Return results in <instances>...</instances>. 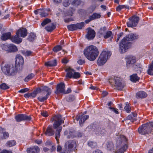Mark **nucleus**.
<instances>
[{
	"label": "nucleus",
	"instance_id": "nucleus-1",
	"mask_svg": "<svg viewBox=\"0 0 153 153\" xmlns=\"http://www.w3.org/2000/svg\"><path fill=\"white\" fill-rule=\"evenodd\" d=\"M138 38V35L136 33H131L127 35L122 40L120 43V52L121 53L126 52V50L130 47L131 44V42L137 40Z\"/></svg>",
	"mask_w": 153,
	"mask_h": 153
},
{
	"label": "nucleus",
	"instance_id": "nucleus-2",
	"mask_svg": "<svg viewBox=\"0 0 153 153\" xmlns=\"http://www.w3.org/2000/svg\"><path fill=\"white\" fill-rule=\"evenodd\" d=\"M84 53L88 60L93 61L98 56L99 52L96 46L92 45L87 47L84 49Z\"/></svg>",
	"mask_w": 153,
	"mask_h": 153
},
{
	"label": "nucleus",
	"instance_id": "nucleus-3",
	"mask_svg": "<svg viewBox=\"0 0 153 153\" xmlns=\"http://www.w3.org/2000/svg\"><path fill=\"white\" fill-rule=\"evenodd\" d=\"M51 119L52 120V122L53 121H54L53 124L54 128H57L56 132L55 138L57 141H58L60 136V133L62 129V127L60 126L62 123H64V121L62 119V116L60 115H58L54 116Z\"/></svg>",
	"mask_w": 153,
	"mask_h": 153
},
{
	"label": "nucleus",
	"instance_id": "nucleus-4",
	"mask_svg": "<svg viewBox=\"0 0 153 153\" xmlns=\"http://www.w3.org/2000/svg\"><path fill=\"white\" fill-rule=\"evenodd\" d=\"M138 131L141 134L149 133L153 134V122H150L142 125L138 128Z\"/></svg>",
	"mask_w": 153,
	"mask_h": 153
},
{
	"label": "nucleus",
	"instance_id": "nucleus-5",
	"mask_svg": "<svg viewBox=\"0 0 153 153\" xmlns=\"http://www.w3.org/2000/svg\"><path fill=\"white\" fill-rule=\"evenodd\" d=\"M109 82L112 84L114 83L116 88L119 90L122 89L125 86L122 79L120 77L114 76L113 78H111L109 79Z\"/></svg>",
	"mask_w": 153,
	"mask_h": 153
},
{
	"label": "nucleus",
	"instance_id": "nucleus-6",
	"mask_svg": "<svg viewBox=\"0 0 153 153\" xmlns=\"http://www.w3.org/2000/svg\"><path fill=\"white\" fill-rule=\"evenodd\" d=\"M111 52L109 51H102L97 61V64L99 66L103 65L106 62L107 59L111 55Z\"/></svg>",
	"mask_w": 153,
	"mask_h": 153
},
{
	"label": "nucleus",
	"instance_id": "nucleus-7",
	"mask_svg": "<svg viewBox=\"0 0 153 153\" xmlns=\"http://www.w3.org/2000/svg\"><path fill=\"white\" fill-rule=\"evenodd\" d=\"M127 140L125 136L121 135L119 137L116 141V144L117 146H119L121 144L123 145V146L119 149V153H123L125 152L127 149L126 145Z\"/></svg>",
	"mask_w": 153,
	"mask_h": 153
},
{
	"label": "nucleus",
	"instance_id": "nucleus-8",
	"mask_svg": "<svg viewBox=\"0 0 153 153\" xmlns=\"http://www.w3.org/2000/svg\"><path fill=\"white\" fill-rule=\"evenodd\" d=\"M76 143L75 140H68L65 143V148L62 153H70L76 148Z\"/></svg>",
	"mask_w": 153,
	"mask_h": 153
},
{
	"label": "nucleus",
	"instance_id": "nucleus-9",
	"mask_svg": "<svg viewBox=\"0 0 153 153\" xmlns=\"http://www.w3.org/2000/svg\"><path fill=\"white\" fill-rule=\"evenodd\" d=\"M139 18L138 16H134L129 19V21L127 23L128 27H134L137 24Z\"/></svg>",
	"mask_w": 153,
	"mask_h": 153
},
{
	"label": "nucleus",
	"instance_id": "nucleus-10",
	"mask_svg": "<svg viewBox=\"0 0 153 153\" xmlns=\"http://www.w3.org/2000/svg\"><path fill=\"white\" fill-rule=\"evenodd\" d=\"M15 119L17 122H20L23 120L30 121L31 120L30 116H27L26 114H20L16 115Z\"/></svg>",
	"mask_w": 153,
	"mask_h": 153
},
{
	"label": "nucleus",
	"instance_id": "nucleus-11",
	"mask_svg": "<svg viewBox=\"0 0 153 153\" xmlns=\"http://www.w3.org/2000/svg\"><path fill=\"white\" fill-rule=\"evenodd\" d=\"M95 36V31L91 28L88 29L87 34L86 36L87 39L89 40L93 39Z\"/></svg>",
	"mask_w": 153,
	"mask_h": 153
},
{
	"label": "nucleus",
	"instance_id": "nucleus-12",
	"mask_svg": "<svg viewBox=\"0 0 153 153\" xmlns=\"http://www.w3.org/2000/svg\"><path fill=\"white\" fill-rule=\"evenodd\" d=\"M65 84L63 82H61L58 84L56 87V90L55 92V93L57 94L60 93H63L65 90Z\"/></svg>",
	"mask_w": 153,
	"mask_h": 153
},
{
	"label": "nucleus",
	"instance_id": "nucleus-13",
	"mask_svg": "<svg viewBox=\"0 0 153 153\" xmlns=\"http://www.w3.org/2000/svg\"><path fill=\"white\" fill-rule=\"evenodd\" d=\"M10 66V65L5 64L4 61H2L1 65L2 71L7 75Z\"/></svg>",
	"mask_w": 153,
	"mask_h": 153
},
{
	"label": "nucleus",
	"instance_id": "nucleus-14",
	"mask_svg": "<svg viewBox=\"0 0 153 153\" xmlns=\"http://www.w3.org/2000/svg\"><path fill=\"white\" fill-rule=\"evenodd\" d=\"M136 61L135 57L131 56H129L128 57V60L126 63L127 67L128 68L134 64L136 62Z\"/></svg>",
	"mask_w": 153,
	"mask_h": 153
},
{
	"label": "nucleus",
	"instance_id": "nucleus-15",
	"mask_svg": "<svg viewBox=\"0 0 153 153\" xmlns=\"http://www.w3.org/2000/svg\"><path fill=\"white\" fill-rule=\"evenodd\" d=\"M89 117V116L88 115H82L80 117L79 116H77L76 117V120H78L79 119H80L79 123L80 126H82L83 125V123Z\"/></svg>",
	"mask_w": 153,
	"mask_h": 153
},
{
	"label": "nucleus",
	"instance_id": "nucleus-16",
	"mask_svg": "<svg viewBox=\"0 0 153 153\" xmlns=\"http://www.w3.org/2000/svg\"><path fill=\"white\" fill-rule=\"evenodd\" d=\"M16 72L17 69L16 66L13 65H10L7 75L14 76L16 74Z\"/></svg>",
	"mask_w": 153,
	"mask_h": 153
},
{
	"label": "nucleus",
	"instance_id": "nucleus-17",
	"mask_svg": "<svg viewBox=\"0 0 153 153\" xmlns=\"http://www.w3.org/2000/svg\"><path fill=\"white\" fill-rule=\"evenodd\" d=\"M11 39L12 42L17 44H19L21 43L22 40V39L19 37V35L16 32V35L11 38Z\"/></svg>",
	"mask_w": 153,
	"mask_h": 153
},
{
	"label": "nucleus",
	"instance_id": "nucleus-18",
	"mask_svg": "<svg viewBox=\"0 0 153 153\" xmlns=\"http://www.w3.org/2000/svg\"><path fill=\"white\" fill-rule=\"evenodd\" d=\"M17 33L20 35V36L23 38L26 37L27 34V29L25 28H21L17 30Z\"/></svg>",
	"mask_w": 153,
	"mask_h": 153
},
{
	"label": "nucleus",
	"instance_id": "nucleus-19",
	"mask_svg": "<svg viewBox=\"0 0 153 153\" xmlns=\"http://www.w3.org/2000/svg\"><path fill=\"white\" fill-rule=\"evenodd\" d=\"M101 16L100 14L99 13H94L91 16H89V19L85 21V22L87 24L88 23L92 20H94L96 19L100 18Z\"/></svg>",
	"mask_w": 153,
	"mask_h": 153
},
{
	"label": "nucleus",
	"instance_id": "nucleus-20",
	"mask_svg": "<svg viewBox=\"0 0 153 153\" xmlns=\"http://www.w3.org/2000/svg\"><path fill=\"white\" fill-rule=\"evenodd\" d=\"M45 135L48 136L53 135L54 134V131L52 128V126H49L47 127L45 132Z\"/></svg>",
	"mask_w": 153,
	"mask_h": 153
},
{
	"label": "nucleus",
	"instance_id": "nucleus-21",
	"mask_svg": "<svg viewBox=\"0 0 153 153\" xmlns=\"http://www.w3.org/2000/svg\"><path fill=\"white\" fill-rule=\"evenodd\" d=\"M39 148L36 146H33L27 149L28 153H38L39 151Z\"/></svg>",
	"mask_w": 153,
	"mask_h": 153
},
{
	"label": "nucleus",
	"instance_id": "nucleus-22",
	"mask_svg": "<svg viewBox=\"0 0 153 153\" xmlns=\"http://www.w3.org/2000/svg\"><path fill=\"white\" fill-rule=\"evenodd\" d=\"M15 64L16 65H22L24 63V59L22 56L19 55L16 56Z\"/></svg>",
	"mask_w": 153,
	"mask_h": 153
},
{
	"label": "nucleus",
	"instance_id": "nucleus-23",
	"mask_svg": "<svg viewBox=\"0 0 153 153\" xmlns=\"http://www.w3.org/2000/svg\"><path fill=\"white\" fill-rule=\"evenodd\" d=\"M65 71L67 72L66 75L67 77L71 78L73 77L74 70L71 68H69L66 69Z\"/></svg>",
	"mask_w": 153,
	"mask_h": 153
},
{
	"label": "nucleus",
	"instance_id": "nucleus-24",
	"mask_svg": "<svg viewBox=\"0 0 153 153\" xmlns=\"http://www.w3.org/2000/svg\"><path fill=\"white\" fill-rule=\"evenodd\" d=\"M147 96V94L145 92L143 91H139L137 93L136 95V97L137 98H144Z\"/></svg>",
	"mask_w": 153,
	"mask_h": 153
},
{
	"label": "nucleus",
	"instance_id": "nucleus-25",
	"mask_svg": "<svg viewBox=\"0 0 153 153\" xmlns=\"http://www.w3.org/2000/svg\"><path fill=\"white\" fill-rule=\"evenodd\" d=\"M50 10V9L49 8L41 9L40 15L42 17L46 16L48 15V12Z\"/></svg>",
	"mask_w": 153,
	"mask_h": 153
},
{
	"label": "nucleus",
	"instance_id": "nucleus-26",
	"mask_svg": "<svg viewBox=\"0 0 153 153\" xmlns=\"http://www.w3.org/2000/svg\"><path fill=\"white\" fill-rule=\"evenodd\" d=\"M11 33L10 32L6 33L3 34L1 37L3 40H6L11 38Z\"/></svg>",
	"mask_w": 153,
	"mask_h": 153
},
{
	"label": "nucleus",
	"instance_id": "nucleus-27",
	"mask_svg": "<svg viewBox=\"0 0 153 153\" xmlns=\"http://www.w3.org/2000/svg\"><path fill=\"white\" fill-rule=\"evenodd\" d=\"M96 134L98 135H103L106 133V131L105 129L103 128H98L96 130Z\"/></svg>",
	"mask_w": 153,
	"mask_h": 153
},
{
	"label": "nucleus",
	"instance_id": "nucleus-28",
	"mask_svg": "<svg viewBox=\"0 0 153 153\" xmlns=\"http://www.w3.org/2000/svg\"><path fill=\"white\" fill-rule=\"evenodd\" d=\"M56 60H53L45 63V65L47 66L51 67L55 66L57 65Z\"/></svg>",
	"mask_w": 153,
	"mask_h": 153
},
{
	"label": "nucleus",
	"instance_id": "nucleus-29",
	"mask_svg": "<svg viewBox=\"0 0 153 153\" xmlns=\"http://www.w3.org/2000/svg\"><path fill=\"white\" fill-rule=\"evenodd\" d=\"M130 79L132 82H136L139 81V78L137 74H134L130 76Z\"/></svg>",
	"mask_w": 153,
	"mask_h": 153
},
{
	"label": "nucleus",
	"instance_id": "nucleus-30",
	"mask_svg": "<svg viewBox=\"0 0 153 153\" xmlns=\"http://www.w3.org/2000/svg\"><path fill=\"white\" fill-rule=\"evenodd\" d=\"M9 52H15L18 51L17 47L13 44L9 45Z\"/></svg>",
	"mask_w": 153,
	"mask_h": 153
},
{
	"label": "nucleus",
	"instance_id": "nucleus-31",
	"mask_svg": "<svg viewBox=\"0 0 153 153\" xmlns=\"http://www.w3.org/2000/svg\"><path fill=\"white\" fill-rule=\"evenodd\" d=\"M88 146L92 149H95L97 147V143L94 141H89L88 142Z\"/></svg>",
	"mask_w": 153,
	"mask_h": 153
},
{
	"label": "nucleus",
	"instance_id": "nucleus-32",
	"mask_svg": "<svg viewBox=\"0 0 153 153\" xmlns=\"http://www.w3.org/2000/svg\"><path fill=\"white\" fill-rule=\"evenodd\" d=\"M56 27V26L54 24H51V25L46 27L45 29L48 31H51L54 29Z\"/></svg>",
	"mask_w": 153,
	"mask_h": 153
},
{
	"label": "nucleus",
	"instance_id": "nucleus-33",
	"mask_svg": "<svg viewBox=\"0 0 153 153\" xmlns=\"http://www.w3.org/2000/svg\"><path fill=\"white\" fill-rule=\"evenodd\" d=\"M107 148L109 150H112L114 149V145L111 141H108L106 143Z\"/></svg>",
	"mask_w": 153,
	"mask_h": 153
},
{
	"label": "nucleus",
	"instance_id": "nucleus-34",
	"mask_svg": "<svg viewBox=\"0 0 153 153\" xmlns=\"http://www.w3.org/2000/svg\"><path fill=\"white\" fill-rule=\"evenodd\" d=\"M42 91H46L47 92V94L50 95L51 94V90L50 88L46 86H43L41 87Z\"/></svg>",
	"mask_w": 153,
	"mask_h": 153
},
{
	"label": "nucleus",
	"instance_id": "nucleus-35",
	"mask_svg": "<svg viewBox=\"0 0 153 153\" xmlns=\"http://www.w3.org/2000/svg\"><path fill=\"white\" fill-rule=\"evenodd\" d=\"M16 144V142L14 140H11L8 141L6 143L7 146L10 147L13 146Z\"/></svg>",
	"mask_w": 153,
	"mask_h": 153
},
{
	"label": "nucleus",
	"instance_id": "nucleus-36",
	"mask_svg": "<svg viewBox=\"0 0 153 153\" xmlns=\"http://www.w3.org/2000/svg\"><path fill=\"white\" fill-rule=\"evenodd\" d=\"M36 37V35L33 33H31L28 35V39L30 41H32L35 39Z\"/></svg>",
	"mask_w": 153,
	"mask_h": 153
},
{
	"label": "nucleus",
	"instance_id": "nucleus-37",
	"mask_svg": "<svg viewBox=\"0 0 153 153\" xmlns=\"http://www.w3.org/2000/svg\"><path fill=\"white\" fill-rule=\"evenodd\" d=\"M147 72L148 74L149 75H153V61L152 62V64L149 67Z\"/></svg>",
	"mask_w": 153,
	"mask_h": 153
},
{
	"label": "nucleus",
	"instance_id": "nucleus-38",
	"mask_svg": "<svg viewBox=\"0 0 153 153\" xmlns=\"http://www.w3.org/2000/svg\"><path fill=\"white\" fill-rule=\"evenodd\" d=\"M68 29L71 31H73L76 30L75 24H71L67 26Z\"/></svg>",
	"mask_w": 153,
	"mask_h": 153
},
{
	"label": "nucleus",
	"instance_id": "nucleus-39",
	"mask_svg": "<svg viewBox=\"0 0 153 153\" xmlns=\"http://www.w3.org/2000/svg\"><path fill=\"white\" fill-rule=\"evenodd\" d=\"M51 22V20L48 18L45 19L41 23V25L42 26H44L46 24L49 23H50Z\"/></svg>",
	"mask_w": 153,
	"mask_h": 153
},
{
	"label": "nucleus",
	"instance_id": "nucleus-40",
	"mask_svg": "<svg viewBox=\"0 0 153 153\" xmlns=\"http://www.w3.org/2000/svg\"><path fill=\"white\" fill-rule=\"evenodd\" d=\"M124 109L128 113H129L131 112L130 106L129 105L128 103L127 102L126 103V106L124 107Z\"/></svg>",
	"mask_w": 153,
	"mask_h": 153
},
{
	"label": "nucleus",
	"instance_id": "nucleus-41",
	"mask_svg": "<svg viewBox=\"0 0 153 153\" xmlns=\"http://www.w3.org/2000/svg\"><path fill=\"white\" fill-rule=\"evenodd\" d=\"M85 24L84 22H81L80 23H78L75 24L76 27V30L77 29H81L83 27Z\"/></svg>",
	"mask_w": 153,
	"mask_h": 153
},
{
	"label": "nucleus",
	"instance_id": "nucleus-42",
	"mask_svg": "<svg viewBox=\"0 0 153 153\" xmlns=\"http://www.w3.org/2000/svg\"><path fill=\"white\" fill-rule=\"evenodd\" d=\"M75 132L74 131H70L68 135L67 136V138L69 139L71 138L74 137V136Z\"/></svg>",
	"mask_w": 153,
	"mask_h": 153
},
{
	"label": "nucleus",
	"instance_id": "nucleus-43",
	"mask_svg": "<svg viewBox=\"0 0 153 153\" xmlns=\"http://www.w3.org/2000/svg\"><path fill=\"white\" fill-rule=\"evenodd\" d=\"M49 95L46 94V96L43 97H38V99L40 102H43L48 98Z\"/></svg>",
	"mask_w": 153,
	"mask_h": 153
},
{
	"label": "nucleus",
	"instance_id": "nucleus-44",
	"mask_svg": "<svg viewBox=\"0 0 153 153\" xmlns=\"http://www.w3.org/2000/svg\"><path fill=\"white\" fill-rule=\"evenodd\" d=\"M34 76V75L32 73H31L27 76L25 79V81L26 82H27L29 80L31 79Z\"/></svg>",
	"mask_w": 153,
	"mask_h": 153
},
{
	"label": "nucleus",
	"instance_id": "nucleus-45",
	"mask_svg": "<svg viewBox=\"0 0 153 153\" xmlns=\"http://www.w3.org/2000/svg\"><path fill=\"white\" fill-rule=\"evenodd\" d=\"M106 30V27H104L100 29L99 33L101 35H104L105 33Z\"/></svg>",
	"mask_w": 153,
	"mask_h": 153
},
{
	"label": "nucleus",
	"instance_id": "nucleus-46",
	"mask_svg": "<svg viewBox=\"0 0 153 153\" xmlns=\"http://www.w3.org/2000/svg\"><path fill=\"white\" fill-rule=\"evenodd\" d=\"M112 35V32L111 31H108L107 32L106 34L104 36L105 39H107L111 37Z\"/></svg>",
	"mask_w": 153,
	"mask_h": 153
},
{
	"label": "nucleus",
	"instance_id": "nucleus-47",
	"mask_svg": "<svg viewBox=\"0 0 153 153\" xmlns=\"http://www.w3.org/2000/svg\"><path fill=\"white\" fill-rule=\"evenodd\" d=\"M22 53L25 56H28L31 54L32 52L31 51H22Z\"/></svg>",
	"mask_w": 153,
	"mask_h": 153
},
{
	"label": "nucleus",
	"instance_id": "nucleus-48",
	"mask_svg": "<svg viewBox=\"0 0 153 153\" xmlns=\"http://www.w3.org/2000/svg\"><path fill=\"white\" fill-rule=\"evenodd\" d=\"M62 47L60 45H58L54 47L53 51L54 52H56L62 49Z\"/></svg>",
	"mask_w": 153,
	"mask_h": 153
},
{
	"label": "nucleus",
	"instance_id": "nucleus-49",
	"mask_svg": "<svg viewBox=\"0 0 153 153\" xmlns=\"http://www.w3.org/2000/svg\"><path fill=\"white\" fill-rule=\"evenodd\" d=\"M9 136V134L8 132H5L4 131H3V134L1 136V138L2 139H5L7 137Z\"/></svg>",
	"mask_w": 153,
	"mask_h": 153
},
{
	"label": "nucleus",
	"instance_id": "nucleus-50",
	"mask_svg": "<svg viewBox=\"0 0 153 153\" xmlns=\"http://www.w3.org/2000/svg\"><path fill=\"white\" fill-rule=\"evenodd\" d=\"M81 3L80 0H74L72 3V4L75 6H78Z\"/></svg>",
	"mask_w": 153,
	"mask_h": 153
},
{
	"label": "nucleus",
	"instance_id": "nucleus-51",
	"mask_svg": "<svg viewBox=\"0 0 153 153\" xmlns=\"http://www.w3.org/2000/svg\"><path fill=\"white\" fill-rule=\"evenodd\" d=\"M9 88V87L5 83H3L0 85V88L3 89H7Z\"/></svg>",
	"mask_w": 153,
	"mask_h": 153
},
{
	"label": "nucleus",
	"instance_id": "nucleus-52",
	"mask_svg": "<svg viewBox=\"0 0 153 153\" xmlns=\"http://www.w3.org/2000/svg\"><path fill=\"white\" fill-rule=\"evenodd\" d=\"M80 76V74L79 73L74 71L73 78H79Z\"/></svg>",
	"mask_w": 153,
	"mask_h": 153
},
{
	"label": "nucleus",
	"instance_id": "nucleus-53",
	"mask_svg": "<svg viewBox=\"0 0 153 153\" xmlns=\"http://www.w3.org/2000/svg\"><path fill=\"white\" fill-rule=\"evenodd\" d=\"M63 5L65 7H67L70 5L69 0H65L63 3Z\"/></svg>",
	"mask_w": 153,
	"mask_h": 153
},
{
	"label": "nucleus",
	"instance_id": "nucleus-54",
	"mask_svg": "<svg viewBox=\"0 0 153 153\" xmlns=\"http://www.w3.org/2000/svg\"><path fill=\"white\" fill-rule=\"evenodd\" d=\"M126 8V6L123 5H119L116 8V10L117 11H119L122 9Z\"/></svg>",
	"mask_w": 153,
	"mask_h": 153
},
{
	"label": "nucleus",
	"instance_id": "nucleus-55",
	"mask_svg": "<svg viewBox=\"0 0 153 153\" xmlns=\"http://www.w3.org/2000/svg\"><path fill=\"white\" fill-rule=\"evenodd\" d=\"M109 108L112 111H113L116 114H118L119 113L117 109L115 108H114L111 107H109Z\"/></svg>",
	"mask_w": 153,
	"mask_h": 153
},
{
	"label": "nucleus",
	"instance_id": "nucleus-56",
	"mask_svg": "<svg viewBox=\"0 0 153 153\" xmlns=\"http://www.w3.org/2000/svg\"><path fill=\"white\" fill-rule=\"evenodd\" d=\"M126 120H131V121L133 122L134 121V119H133V117L131 114L129 115L126 118Z\"/></svg>",
	"mask_w": 153,
	"mask_h": 153
},
{
	"label": "nucleus",
	"instance_id": "nucleus-57",
	"mask_svg": "<svg viewBox=\"0 0 153 153\" xmlns=\"http://www.w3.org/2000/svg\"><path fill=\"white\" fill-rule=\"evenodd\" d=\"M29 90V89L27 88H26L21 89L20 91H19V93H24L27 91Z\"/></svg>",
	"mask_w": 153,
	"mask_h": 153
},
{
	"label": "nucleus",
	"instance_id": "nucleus-58",
	"mask_svg": "<svg viewBox=\"0 0 153 153\" xmlns=\"http://www.w3.org/2000/svg\"><path fill=\"white\" fill-rule=\"evenodd\" d=\"M64 149L62 150V147L59 145H58L57 146V152L62 153V152L63 151Z\"/></svg>",
	"mask_w": 153,
	"mask_h": 153
},
{
	"label": "nucleus",
	"instance_id": "nucleus-59",
	"mask_svg": "<svg viewBox=\"0 0 153 153\" xmlns=\"http://www.w3.org/2000/svg\"><path fill=\"white\" fill-rule=\"evenodd\" d=\"M123 32H121L119 34L117 35V38L116 39V42H117L119 41L120 37L123 36Z\"/></svg>",
	"mask_w": 153,
	"mask_h": 153
},
{
	"label": "nucleus",
	"instance_id": "nucleus-60",
	"mask_svg": "<svg viewBox=\"0 0 153 153\" xmlns=\"http://www.w3.org/2000/svg\"><path fill=\"white\" fill-rule=\"evenodd\" d=\"M2 49L3 50H4L5 51L9 52V45H4L2 46Z\"/></svg>",
	"mask_w": 153,
	"mask_h": 153
},
{
	"label": "nucleus",
	"instance_id": "nucleus-61",
	"mask_svg": "<svg viewBox=\"0 0 153 153\" xmlns=\"http://www.w3.org/2000/svg\"><path fill=\"white\" fill-rule=\"evenodd\" d=\"M41 114L42 116L44 117H47L48 116V114L47 112L46 111H42L41 113Z\"/></svg>",
	"mask_w": 153,
	"mask_h": 153
},
{
	"label": "nucleus",
	"instance_id": "nucleus-62",
	"mask_svg": "<svg viewBox=\"0 0 153 153\" xmlns=\"http://www.w3.org/2000/svg\"><path fill=\"white\" fill-rule=\"evenodd\" d=\"M37 93L34 91L31 93H30V97L32 98H34L36 96Z\"/></svg>",
	"mask_w": 153,
	"mask_h": 153
},
{
	"label": "nucleus",
	"instance_id": "nucleus-63",
	"mask_svg": "<svg viewBox=\"0 0 153 153\" xmlns=\"http://www.w3.org/2000/svg\"><path fill=\"white\" fill-rule=\"evenodd\" d=\"M74 100V98L73 97L71 96H69V97H67V100L68 102H72V101H73Z\"/></svg>",
	"mask_w": 153,
	"mask_h": 153
},
{
	"label": "nucleus",
	"instance_id": "nucleus-64",
	"mask_svg": "<svg viewBox=\"0 0 153 153\" xmlns=\"http://www.w3.org/2000/svg\"><path fill=\"white\" fill-rule=\"evenodd\" d=\"M85 62V61L84 60L80 59L77 61V63L80 65H82Z\"/></svg>",
	"mask_w": 153,
	"mask_h": 153
}]
</instances>
